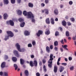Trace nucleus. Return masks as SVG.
I'll return each instance as SVG.
<instances>
[{"mask_svg":"<svg viewBox=\"0 0 76 76\" xmlns=\"http://www.w3.org/2000/svg\"><path fill=\"white\" fill-rule=\"evenodd\" d=\"M43 69L45 72H46L47 71V69H46V68L45 67V65L43 66Z\"/></svg>","mask_w":76,"mask_h":76,"instance_id":"35","label":"nucleus"},{"mask_svg":"<svg viewBox=\"0 0 76 76\" xmlns=\"http://www.w3.org/2000/svg\"><path fill=\"white\" fill-rule=\"evenodd\" d=\"M60 42L62 44H64V41L63 39L60 41Z\"/></svg>","mask_w":76,"mask_h":76,"instance_id":"53","label":"nucleus"},{"mask_svg":"<svg viewBox=\"0 0 76 76\" xmlns=\"http://www.w3.org/2000/svg\"><path fill=\"white\" fill-rule=\"evenodd\" d=\"M36 76H40V74L39 72H37L36 73Z\"/></svg>","mask_w":76,"mask_h":76,"instance_id":"47","label":"nucleus"},{"mask_svg":"<svg viewBox=\"0 0 76 76\" xmlns=\"http://www.w3.org/2000/svg\"><path fill=\"white\" fill-rule=\"evenodd\" d=\"M53 55L51 54L50 56V59L48 60V66L49 68L51 69L53 66H52V63H53Z\"/></svg>","mask_w":76,"mask_h":76,"instance_id":"2","label":"nucleus"},{"mask_svg":"<svg viewBox=\"0 0 76 76\" xmlns=\"http://www.w3.org/2000/svg\"><path fill=\"white\" fill-rule=\"evenodd\" d=\"M32 44L31 43H29L28 45V47H32Z\"/></svg>","mask_w":76,"mask_h":76,"instance_id":"40","label":"nucleus"},{"mask_svg":"<svg viewBox=\"0 0 76 76\" xmlns=\"http://www.w3.org/2000/svg\"><path fill=\"white\" fill-rule=\"evenodd\" d=\"M54 13L56 15H57L58 13V11L57 9H55L54 10Z\"/></svg>","mask_w":76,"mask_h":76,"instance_id":"20","label":"nucleus"},{"mask_svg":"<svg viewBox=\"0 0 76 76\" xmlns=\"http://www.w3.org/2000/svg\"><path fill=\"white\" fill-rule=\"evenodd\" d=\"M29 64L31 67H34V66L35 67H37V66H38V62H37V60H35L34 61L33 63V62L32 61H29Z\"/></svg>","mask_w":76,"mask_h":76,"instance_id":"4","label":"nucleus"},{"mask_svg":"<svg viewBox=\"0 0 76 76\" xmlns=\"http://www.w3.org/2000/svg\"><path fill=\"white\" fill-rule=\"evenodd\" d=\"M12 58L13 61L15 62L17 61V58L16 57H13Z\"/></svg>","mask_w":76,"mask_h":76,"instance_id":"28","label":"nucleus"},{"mask_svg":"<svg viewBox=\"0 0 76 76\" xmlns=\"http://www.w3.org/2000/svg\"><path fill=\"white\" fill-rule=\"evenodd\" d=\"M69 4L70 5H72V4H73V2L72 1H70L69 2Z\"/></svg>","mask_w":76,"mask_h":76,"instance_id":"46","label":"nucleus"},{"mask_svg":"<svg viewBox=\"0 0 76 76\" xmlns=\"http://www.w3.org/2000/svg\"><path fill=\"white\" fill-rule=\"evenodd\" d=\"M7 33L8 35V36H5V38L4 39L6 41L7 39H9V37H13L14 36V34L12 33V32L10 31H7Z\"/></svg>","mask_w":76,"mask_h":76,"instance_id":"3","label":"nucleus"},{"mask_svg":"<svg viewBox=\"0 0 76 76\" xmlns=\"http://www.w3.org/2000/svg\"><path fill=\"white\" fill-rule=\"evenodd\" d=\"M17 1L18 3H20L21 2V0H17Z\"/></svg>","mask_w":76,"mask_h":76,"instance_id":"54","label":"nucleus"},{"mask_svg":"<svg viewBox=\"0 0 76 76\" xmlns=\"http://www.w3.org/2000/svg\"><path fill=\"white\" fill-rule=\"evenodd\" d=\"M18 20L20 22H23V21H24V20H23V19L22 18H19L18 19Z\"/></svg>","mask_w":76,"mask_h":76,"instance_id":"32","label":"nucleus"},{"mask_svg":"<svg viewBox=\"0 0 76 76\" xmlns=\"http://www.w3.org/2000/svg\"><path fill=\"white\" fill-rule=\"evenodd\" d=\"M62 47L63 48H64V49H65L66 50H68V49L67 48V45H62Z\"/></svg>","mask_w":76,"mask_h":76,"instance_id":"24","label":"nucleus"},{"mask_svg":"<svg viewBox=\"0 0 76 76\" xmlns=\"http://www.w3.org/2000/svg\"><path fill=\"white\" fill-rule=\"evenodd\" d=\"M58 70V68L56 66H54V73H57V70Z\"/></svg>","mask_w":76,"mask_h":76,"instance_id":"16","label":"nucleus"},{"mask_svg":"<svg viewBox=\"0 0 76 76\" xmlns=\"http://www.w3.org/2000/svg\"><path fill=\"white\" fill-rule=\"evenodd\" d=\"M0 6L2 7L3 6V3L2 2L0 3Z\"/></svg>","mask_w":76,"mask_h":76,"instance_id":"59","label":"nucleus"},{"mask_svg":"<svg viewBox=\"0 0 76 76\" xmlns=\"http://www.w3.org/2000/svg\"><path fill=\"white\" fill-rule=\"evenodd\" d=\"M24 74L26 76H29V72L28 71L26 70L24 71Z\"/></svg>","mask_w":76,"mask_h":76,"instance_id":"17","label":"nucleus"},{"mask_svg":"<svg viewBox=\"0 0 76 76\" xmlns=\"http://www.w3.org/2000/svg\"><path fill=\"white\" fill-rule=\"evenodd\" d=\"M59 34V33L58 31H56L55 34V36H57V35H58Z\"/></svg>","mask_w":76,"mask_h":76,"instance_id":"43","label":"nucleus"},{"mask_svg":"<svg viewBox=\"0 0 76 76\" xmlns=\"http://www.w3.org/2000/svg\"><path fill=\"white\" fill-rule=\"evenodd\" d=\"M46 22L48 24H50V18H48L46 20Z\"/></svg>","mask_w":76,"mask_h":76,"instance_id":"19","label":"nucleus"},{"mask_svg":"<svg viewBox=\"0 0 76 76\" xmlns=\"http://www.w3.org/2000/svg\"><path fill=\"white\" fill-rule=\"evenodd\" d=\"M39 66H42V62L41 61H40L39 62Z\"/></svg>","mask_w":76,"mask_h":76,"instance_id":"48","label":"nucleus"},{"mask_svg":"<svg viewBox=\"0 0 76 76\" xmlns=\"http://www.w3.org/2000/svg\"><path fill=\"white\" fill-rule=\"evenodd\" d=\"M59 29H60V31H63V28H62L61 27H59Z\"/></svg>","mask_w":76,"mask_h":76,"instance_id":"58","label":"nucleus"},{"mask_svg":"<svg viewBox=\"0 0 76 76\" xmlns=\"http://www.w3.org/2000/svg\"><path fill=\"white\" fill-rule=\"evenodd\" d=\"M64 69V68L63 66H60L59 68L60 72L61 73L63 71V70Z\"/></svg>","mask_w":76,"mask_h":76,"instance_id":"18","label":"nucleus"},{"mask_svg":"<svg viewBox=\"0 0 76 76\" xmlns=\"http://www.w3.org/2000/svg\"><path fill=\"white\" fill-rule=\"evenodd\" d=\"M45 35H49L50 34V32L48 29H46L45 32Z\"/></svg>","mask_w":76,"mask_h":76,"instance_id":"13","label":"nucleus"},{"mask_svg":"<svg viewBox=\"0 0 76 76\" xmlns=\"http://www.w3.org/2000/svg\"><path fill=\"white\" fill-rule=\"evenodd\" d=\"M3 74V73L2 72H0V75L1 76H2Z\"/></svg>","mask_w":76,"mask_h":76,"instance_id":"56","label":"nucleus"},{"mask_svg":"<svg viewBox=\"0 0 76 76\" xmlns=\"http://www.w3.org/2000/svg\"><path fill=\"white\" fill-rule=\"evenodd\" d=\"M1 68H4L6 67V62H3L1 65Z\"/></svg>","mask_w":76,"mask_h":76,"instance_id":"10","label":"nucleus"},{"mask_svg":"<svg viewBox=\"0 0 76 76\" xmlns=\"http://www.w3.org/2000/svg\"><path fill=\"white\" fill-rule=\"evenodd\" d=\"M28 6L32 8L34 7V4L31 3H29L28 4Z\"/></svg>","mask_w":76,"mask_h":76,"instance_id":"23","label":"nucleus"},{"mask_svg":"<svg viewBox=\"0 0 76 76\" xmlns=\"http://www.w3.org/2000/svg\"><path fill=\"white\" fill-rule=\"evenodd\" d=\"M50 48L52 50L53 48V45H51L50 46Z\"/></svg>","mask_w":76,"mask_h":76,"instance_id":"52","label":"nucleus"},{"mask_svg":"<svg viewBox=\"0 0 76 76\" xmlns=\"http://www.w3.org/2000/svg\"><path fill=\"white\" fill-rule=\"evenodd\" d=\"M31 58H34V56L33 55H31Z\"/></svg>","mask_w":76,"mask_h":76,"instance_id":"60","label":"nucleus"},{"mask_svg":"<svg viewBox=\"0 0 76 76\" xmlns=\"http://www.w3.org/2000/svg\"><path fill=\"white\" fill-rule=\"evenodd\" d=\"M23 67L24 68H26V65H25L23 64Z\"/></svg>","mask_w":76,"mask_h":76,"instance_id":"64","label":"nucleus"},{"mask_svg":"<svg viewBox=\"0 0 76 76\" xmlns=\"http://www.w3.org/2000/svg\"><path fill=\"white\" fill-rule=\"evenodd\" d=\"M62 25L63 26H66V25H67V23H66V22L65 21V20H63L62 22Z\"/></svg>","mask_w":76,"mask_h":76,"instance_id":"14","label":"nucleus"},{"mask_svg":"<svg viewBox=\"0 0 76 76\" xmlns=\"http://www.w3.org/2000/svg\"><path fill=\"white\" fill-rule=\"evenodd\" d=\"M64 42H65V43H66V42H67V40H66V39H64Z\"/></svg>","mask_w":76,"mask_h":76,"instance_id":"62","label":"nucleus"},{"mask_svg":"<svg viewBox=\"0 0 76 76\" xmlns=\"http://www.w3.org/2000/svg\"><path fill=\"white\" fill-rule=\"evenodd\" d=\"M4 4H9V1L8 0H3Z\"/></svg>","mask_w":76,"mask_h":76,"instance_id":"25","label":"nucleus"},{"mask_svg":"<svg viewBox=\"0 0 76 76\" xmlns=\"http://www.w3.org/2000/svg\"><path fill=\"white\" fill-rule=\"evenodd\" d=\"M49 2V0H45V3L46 4H48Z\"/></svg>","mask_w":76,"mask_h":76,"instance_id":"45","label":"nucleus"},{"mask_svg":"<svg viewBox=\"0 0 76 76\" xmlns=\"http://www.w3.org/2000/svg\"><path fill=\"white\" fill-rule=\"evenodd\" d=\"M60 7L61 9H62V8H63V5L61 4L60 5Z\"/></svg>","mask_w":76,"mask_h":76,"instance_id":"63","label":"nucleus"},{"mask_svg":"<svg viewBox=\"0 0 76 76\" xmlns=\"http://www.w3.org/2000/svg\"><path fill=\"white\" fill-rule=\"evenodd\" d=\"M70 70H73L74 69V66H72L70 68Z\"/></svg>","mask_w":76,"mask_h":76,"instance_id":"41","label":"nucleus"},{"mask_svg":"<svg viewBox=\"0 0 76 76\" xmlns=\"http://www.w3.org/2000/svg\"><path fill=\"white\" fill-rule=\"evenodd\" d=\"M23 15H24L25 16H26V18L27 19H29L30 18H34V15L32 14V13L31 12H28L27 13L26 12V11H24L23 12Z\"/></svg>","mask_w":76,"mask_h":76,"instance_id":"1","label":"nucleus"},{"mask_svg":"<svg viewBox=\"0 0 76 76\" xmlns=\"http://www.w3.org/2000/svg\"><path fill=\"white\" fill-rule=\"evenodd\" d=\"M8 56L7 55H5L4 56V58L5 60H7V59H8Z\"/></svg>","mask_w":76,"mask_h":76,"instance_id":"38","label":"nucleus"},{"mask_svg":"<svg viewBox=\"0 0 76 76\" xmlns=\"http://www.w3.org/2000/svg\"><path fill=\"white\" fill-rule=\"evenodd\" d=\"M67 24L68 26H70L72 25V24L69 21L67 22Z\"/></svg>","mask_w":76,"mask_h":76,"instance_id":"42","label":"nucleus"},{"mask_svg":"<svg viewBox=\"0 0 76 76\" xmlns=\"http://www.w3.org/2000/svg\"><path fill=\"white\" fill-rule=\"evenodd\" d=\"M42 13H44L45 12L46 15H48L49 13L48 10L47 9H45L44 10H42Z\"/></svg>","mask_w":76,"mask_h":76,"instance_id":"9","label":"nucleus"},{"mask_svg":"<svg viewBox=\"0 0 76 76\" xmlns=\"http://www.w3.org/2000/svg\"><path fill=\"white\" fill-rule=\"evenodd\" d=\"M43 34V31L41 30H39L38 32L37 33V37H40V35H42Z\"/></svg>","mask_w":76,"mask_h":76,"instance_id":"8","label":"nucleus"},{"mask_svg":"<svg viewBox=\"0 0 76 76\" xmlns=\"http://www.w3.org/2000/svg\"><path fill=\"white\" fill-rule=\"evenodd\" d=\"M42 62L43 64L45 63H46V59H43L42 60Z\"/></svg>","mask_w":76,"mask_h":76,"instance_id":"36","label":"nucleus"},{"mask_svg":"<svg viewBox=\"0 0 76 76\" xmlns=\"http://www.w3.org/2000/svg\"><path fill=\"white\" fill-rule=\"evenodd\" d=\"M14 67H15V70H16L18 69V65L17 64H15L14 65Z\"/></svg>","mask_w":76,"mask_h":76,"instance_id":"31","label":"nucleus"},{"mask_svg":"<svg viewBox=\"0 0 76 76\" xmlns=\"http://www.w3.org/2000/svg\"><path fill=\"white\" fill-rule=\"evenodd\" d=\"M58 43L57 41H56L54 42V45L55 47H56V46H58Z\"/></svg>","mask_w":76,"mask_h":76,"instance_id":"26","label":"nucleus"},{"mask_svg":"<svg viewBox=\"0 0 76 76\" xmlns=\"http://www.w3.org/2000/svg\"><path fill=\"white\" fill-rule=\"evenodd\" d=\"M72 39L73 40L75 41L76 40V37H72Z\"/></svg>","mask_w":76,"mask_h":76,"instance_id":"57","label":"nucleus"},{"mask_svg":"<svg viewBox=\"0 0 76 76\" xmlns=\"http://www.w3.org/2000/svg\"><path fill=\"white\" fill-rule=\"evenodd\" d=\"M22 11H20V10H18L17 11V14H18V15H19L20 16L21 15L22 13Z\"/></svg>","mask_w":76,"mask_h":76,"instance_id":"22","label":"nucleus"},{"mask_svg":"<svg viewBox=\"0 0 76 76\" xmlns=\"http://www.w3.org/2000/svg\"><path fill=\"white\" fill-rule=\"evenodd\" d=\"M4 19H7V17H8V15L7 13H5L4 14Z\"/></svg>","mask_w":76,"mask_h":76,"instance_id":"21","label":"nucleus"},{"mask_svg":"<svg viewBox=\"0 0 76 76\" xmlns=\"http://www.w3.org/2000/svg\"><path fill=\"white\" fill-rule=\"evenodd\" d=\"M46 50L48 53H50V48L48 46H47L46 48Z\"/></svg>","mask_w":76,"mask_h":76,"instance_id":"30","label":"nucleus"},{"mask_svg":"<svg viewBox=\"0 0 76 76\" xmlns=\"http://www.w3.org/2000/svg\"><path fill=\"white\" fill-rule=\"evenodd\" d=\"M61 60V58H59L58 59V61H60V60Z\"/></svg>","mask_w":76,"mask_h":76,"instance_id":"61","label":"nucleus"},{"mask_svg":"<svg viewBox=\"0 0 76 76\" xmlns=\"http://www.w3.org/2000/svg\"><path fill=\"white\" fill-rule=\"evenodd\" d=\"M68 59L69 61H71V60H72V57H69Z\"/></svg>","mask_w":76,"mask_h":76,"instance_id":"51","label":"nucleus"},{"mask_svg":"<svg viewBox=\"0 0 76 76\" xmlns=\"http://www.w3.org/2000/svg\"><path fill=\"white\" fill-rule=\"evenodd\" d=\"M60 50H61V52H63V48H60Z\"/></svg>","mask_w":76,"mask_h":76,"instance_id":"55","label":"nucleus"},{"mask_svg":"<svg viewBox=\"0 0 76 76\" xmlns=\"http://www.w3.org/2000/svg\"><path fill=\"white\" fill-rule=\"evenodd\" d=\"M15 46L18 51L19 52H24L25 51V49L23 48L21 49H20V46L19 45V43H17L16 44Z\"/></svg>","mask_w":76,"mask_h":76,"instance_id":"5","label":"nucleus"},{"mask_svg":"<svg viewBox=\"0 0 76 76\" xmlns=\"http://www.w3.org/2000/svg\"><path fill=\"white\" fill-rule=\"evenodd\" d=\"M11 3L12 4H14V3H15V0H11Z\"/></svg>","mask_w":76,"mask_h":76,"instance_id":"37","label":"nucleus"},{"mask_svg":"<svg viewBox=\"0 0 76 76\" xmlns=\"http://www.w3.org/2000/svg\"><path fill=\"white\" fill-rule=\"evenodd\" d=\"M50 22L52 25L54 24L55 22H54V18H50Z\"/></svg>","mask_w":76,"mask_h":76,"instance_id":"15","label":"nucleus"},{"mask_svg":"<svg viewBox=\"0 0 76 76\" xmlns=\"http://www.w3.org/2000/svg\"><path fill=\"white\" fill-rule=\"evenodd\" d=\"M13 53L14 55L16 56L17 57H19L20 55H19V54L18 53V51L16 50H14Z\"/></svg>","mask_w":76,"mask_h":76,"instance_id":"7","label":"nucleus"},{"mask_svg":"<svg viewBox=\"0 0 76 76\" xmlns=\"http://www.w3.org/2000/svg\"><path fill=\"white\" fill-rule=\"evenodd\" d=\"M29 34H30V33L28 31H24V35L25 36H28L29 35Z\"/></svg>","mask_w":76,"mask_h":76,"instance_id":"11","label":"nucleus"},{"mask_svg":"<svg viewBox=\"0 0 76 76\" xmlns=\"http://www.w3.org/2000/svg\"><path fill=\"white\" fill-rule=\"evenodd\" d=\"M66 37H69L70 36V33L69 31H67L66 32Z\"/></svg>","mask_w":76,"mask_h":76,"instance_id":"27","label":"nucleus"},{"mask_svg":"<svg viewBox=\"0 0 76 76\" xmlns=\"http://www.w3.org/2000/svg\"><path fill=\"white\" fill-rule=\"evenodd\" d=\"M54 50H55V51H58V48L55 46L54 48Z\"/></svg>","mask_w":76,"mask_h":76,"instance_id":"44","label":"nucleus"},{"mask_svg":"<svg viewBox=\"0 0 76 76\" xmlns=\"http://www.w3.org/2000/svg\"><path fill=\"white\" fill-rule=\"evenodd\" d=\"M6 23L8 25H9L10 24L11 26H14V25L15 24L14 22H13V20H10L9 21H7Z\"/></svg>","mask_w":76,"mask_h":76,"instance_id":"6","label":"nucleus"},{"mask_svg":"<svg viewBox=\"0 0 76 76\" xmlns=\"http://www.w3.org/2000/svg\"><path fill=\"white\" fill-rule=\"evenodd\" d=\"M25 24V23L24 22H23L22 23H21L20 24V26L22 27H23Z\"/></svg>","mask_w":76,"mask_h":76,"instance_id":"29","label":"nucleus"},{"mask_svg":"<svg viewBox=\"0 0 76 76\" xmlns=\"http://www.w3.org/2000/svg\"><path fill=\"white\" fill-rule=\"evenodd\" d=\"M61 64H62V65H64V66H67V63H62Z\"/></svg>","mask_w":76,"mask_h":76,"instance_id":"49","label":"nucleus"},{"mask_svg":"<svg viewBox=\"0 0 76 76\" xmlns=\"http://www.w3.org/2000/svg\"><path fill=\"white\" fill-rule=\"evenodd\" d=\"M4 76H8V73L7 72H5L4 73Z\"/></svg>","mask_w":76,"mask_h":76,"instance_id":"34","label":"nucleus"},{"mask_svg":"<svg viewBox=\"0 0 76 76\" xmlns=\"http://www.w3.org/2000/svg\"><path fill=\"white\" fill-rule=\"evenodd\" d=\"M41 6H42V7H44L45 6V4L43 3H42L41 4Z\"/></svg>","mask_w":76,"mask_h":76,"instance_id":"50","label":"nucleus"},{"mask_svg":"<svg viewBox=\"0 0 76 76\" xmlns=\"http://www.w3.org/2000/svg\"><path fill=\"white\" fill-rule=\"evenodd\" d=\"M32 44L33 45H36V42L35 41H33L32 42Z\"/></svg>","mask_w":76,"mask_h":76,"instance_id":"39","label":"nucleus"},{"mask_svg":"<svg viewBox=\"0 0 76 76\" xmlns=\"http://www.w3.org/2000/svg\"><path fill=\"white\" fill-rule=\"evenodd\" d=\"M70 20H71V21L73 22H74L75 21V18H70Z\"/></svg>","mask_w":76,"mask_h":76,"instance_id":"33","label":"nucleus"},{"mask_svg":"<svg viewBox=\"0 0 76 76\" xmlns=\"http://www.w3.org/2000/svg\"><path fill=\"white\" fill-rule=\"evenodd\" d=\"M20 64L21 65L24 64V63H25V61H24V60L23 59L20 58Z\"/></svg>","mask_w":76,"mask_h":76,"instance_id":"12","label":"nucleus"}]
</instances>
